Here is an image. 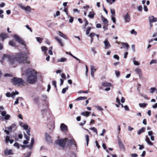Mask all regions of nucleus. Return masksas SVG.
Here are the masks:
<instances>
[{
	"instance_id": "obj_1",
	"label": "nucleus",
	"mask_w": 157,
	"mask_h": 157,
	"mask_svg": "<svg viewBox=\"0 0 157 157\" xmlns=\"http://www.w3.org/2000/svg\"><path fill=\"white\" fill-rule=\"evenodd\" d=\"M25 56L22 52L17 53L15 56L11 54H4L2 59L3 60L7 61L11 65H16L17 62L20 63H29L30 62L27 60L28 58L25 57Z\"/></svg>"
},
{
	"instance_id": "obj_2",
	"label": "nucleus",
	"mask_w": 157,
	"mask_h": 157,
	"mask_svg": "<svg viewBox=\"0 0 157 157\" xmlns=\"http://www.w3.org/2000/svg\"><path fill=\"white\" fill-rule=\"evenodd\" d=\"M25 73L27 76V81L30 84L35 83L37 80L36 72L35 70L31 69H27Z\"/></svg>"
},
{
	"instance_id": "obj_3",
	"label": "nucleus",
	"mask_w": 157,
	"mask_h": 157,
	"mask_svg": "<svg viewBox=\"0 0 157 157\" xmlns=\"http://www.w3.org/2000/svg\"><path fill=\"white\" fill-rule=\"evenodd\" d=\"M11 82L14 85L19 86L24 84V82L22 78L15 77L11 79Z\"/></svg>"
},
{
	"instance_id": "obj_4",
	"label": "nucleus",
	"mask_w": 157,
	"mask_h": 157,
	"mask_svg": "<svg viewBox=\"0 0 157 157\" xmlns=\"http://www.w3.org/2000/svg\"><path fill=\"white\" fill-rule=\"evenodd\" d=\"M68 140V138H65L64 139H58L56 141L55 144L59 145L60 146L64 148L65 146L66 142Z\"/></svg>"
},
{
	"instance_id": "obj_5",
	"label": "nucleus",
	"mask_w": 157,
	"mask_h": 157,
	"mask_svg": "<svg viewBox=\"0 0 157 157\" xmlns=\"http://www.w3.org/2000/svg\"><path fill=\"white\" fill-rule=\"evenodd\" d=\"M14 38L16 39V41L18 42L19 44L24 45L25 48H26V44L25 42L20 37L18 36L17 35H14Z\"/></svg>"
},
{
	"instance_id": "obj_6",
	"label": "nucleus",
	"mask_w": 157,
	"mask_h": 157,
	"mask_svg": "<svg viewBox=\"0 0 157 157\" xmlns=\"http://www.w3.org/2000/svg\"><path fill=\"white\" fill-rule=\"evenodd\" d=\"M60 128L61 130L64 132H67V127L64 123H62L60 125Z\"/></svg>"
},
{
	"instance_id": "obj_7",
	"label": "nucleus",
	"mask_w": 157,
	"mask_h": 157,
	"mask_svg": "<svg viewBox=\"0 0 157 157\" xmlns=\"http://www.w3.org/2000/svg\"><path fill=\"white\" fill-rule=\"evenodd\" d=\"M124 19L126 22H129L130 21V17L128 13H126L123 16Z\"/></svg>"
},
{
	"instance_id": "obj_8",
	"label": "nucleus",
	"mask_w": 157,
	"mask_h": 157,
	"mask_svg": "<svg viewBox=\"0 0 157 157\" xmlns=\"http://www.w3.org/2000/svg\"><path fill=\"white\" fill-rule=\"evenodd\" d=\"M104 44L105 49H107L111 47V45L109 43V42L107 39H106L104 41Z\"/></svg>"
},
{
	"instance_id": "obj_9",
	"label": "nucleus",
	"mask_w": 157,
	"mask_h": 157,
	"mask_svg": "<svg viewBox=\"0 0 157 157\" xmlns=\"http://www.w3.org/2000/svg\"><path fill=\"white\" fill-rule=\"evenodd\" d=\"M45 136V139L46 141L48 142H51L52 141V138L50 135L47 132H46Z\"/></svg>"
},
{
	"instance_id": "obj_10",
	"label": "nucleus",
	"mask_w": 157,
	"mask_h": 157,
	"mask_svg": "<svg viewBox=\"0 0 157 157\" xmlns=\"http://www.w3.org/2000/svg\"><path fill=\"white\" fill-rule=\"evenodd\" d=\"M4 154L5 155H8L13 154V151L11 149H6L4 151Z\"/></svg>"
},
{
	"instance_id": "obj_11",
	"label": "nucleus",
	"mask_w": 157,
	"mask_h": 157,
	"mask_svg": "<svg viewBox=\"0 0 157 157\" xmlns=\"http://www.w3.org/2000/svg\"><path fill=\"white\" fill-rule=\"evenodd\" d=\"M54 38L56 39L59 43V44L61 46H64V44L62 40L61 39L59 38L57 36H55L54 37Z\"/></svg>"
},
{
	"instance_id": "obj_12",
	"label": "nucleus",
	"mask_w": 157,
	"mask_h": 157,
	"mask_svg": "<svg viewBox=\"0 0 157 157\" xmlns=\"http://www.w3.org/2000/svg\"><path fill=\"white\" fill-rule=\"evenodd\" d=\"M54 38L56 39L59 43V44L61 46H64V44L62 40L61 39L59 38L57 36H55L54 37Z\"/></svg>"
},
{
	"instance_id": "obj_13",
	"label": "nucleus",
	"mask_w": 157,
	"mask_h": 157,
	"mask_svg": "<svg viewBox=\"0 0 157 157\" xmlns=\"http://www.w3.org/2000/svg\"><path fill=\"white\" fill-rule=\"evenodd\" d=\"M24 10L25 11L26 13H29L31 12L32 10H34V9H32L30 6H28L25 7Z\"/></svg>"
},
{
	"instance_id": "obj_14",
	"label": "nucleus",
	"mask_w": 157,
	"mask_h": 157,
	"mask_svg": "<svg viewBox=\"0 0 157 157\" xmlns=\"http://www.w3.org/2000/svg\"><path fill=\"white\" fill-rule=\"evenodd\" d=\"M149 23H153L157 21V18L153 16H150L149 17Z\"/></svg>"
},
{
	"instance_id": "obj_15",
	"label": "nucleus",
	"mask_w": 157,
	"mask_h": 157,
	"mask_svg": "<svg viewBox=\"0 0 157 157\" xmlns=\"http://www.w3.org/2000/svg\"><path fill=\"white\" fill-rule=\"evenodd\" d=\"M58 35H59L61 37H63L64 39H66V40H68V38L67 36V35L65 34H63V33L61 32L60 31H58L57 33Z\"/></svg>"
},
{
	"instance_id": "obj_16",
	"label": "nucleus",
	"mask_w": 157,
	"mask_h": 157,
	"mask_svg": "<svg viewBox=\"0 0 157 157\" xmlns=\"http://www.w3.org/2000/svg\"><path fill=\"white\" fill-rule=\"evenodd\" d=\"M122 45L123 46V47H121V49H122V48H126V50H128V48L129 47V45L128 44L126 43L122 42L121 43Z\"/></svg>"
},
{
	"instance_id": "obj_17",
	"label": "nucleus",
	"mask_w": 157,
	"mask_h": 157,
	"mask_svg": "<svg viewBox=\"0 0 157 157\" xmlns=\"http://www.w3.org/2000/svg\"><path fill=\"white\" fill-rule=\"evenodd\" d=\"M8 37L7 34L5 33H2L0 34V39L3 41Z\"/></svg>"
},
{
	"instance_id": "obj_18",
	"label": "nucleus",
	"mask_w": 157,
	"mask_h": 157,
	"mask_svg": "<svg viewBox=\"0 0 157 157\" xmlns=\"http://www.w3.org/2000/svg\"><path fill=\"white\" fill-rule=\"evenodd\" d=\"M101 85L102 86L104 87H110L112 86L111 84L110 83L106 82H102Z\"/></svg>"
},
{
	"instance_id": "obj_19",
	"label": "nucleus",
	"mask_w": 157,
	"mask_h": 157,
	"mask_svg": "<svg viewBox=\"0 0 157 157\" xmlns=\"http://www.w3.org/2000/svg\"><path fill=\"white\" fill-rule=\"evenodd\" d=\"M117 101V102L118 104H116L115 105L117 107H120L121 106L122 107H123V105L122 104L120 103V99L118 98L117 97L116 98Z\"/></svg>"
},
{
	"instance_id": "obj_20",
	"label": "nucleus",
	"mask_w": 157,
	"mask_h": 157,
	"mask_svg": "<svg viewBox=\"0 0 157 157\" xmlns=\"http://www.w3.org/2000/svg\"><path fill=\"white\" fill-rule=\"evenodd\" d=\"M67 60V59L64 57H62L57 59V62L63 63L66 62Z\"/></svg>"
},
{
	"instance_id": "obj_21",
	"label": "nucleus",
	"mask_w": 157,
	"mask_h": 157,
	"mask_svg": "<svg viewBox=\"0 0 157 157\" xmlns=\"http://www.w3.org/2000/svg\"><path fill=\"white\" fill-rule=\"evenodd\" d=\"M95 13L93 11H91L89 13V14L88 15V17L91 19H93L94 18Z\"/></svg>"
},
{
	"instance_id": "obj_22",
	"label": "nucleus",
	"mask_w": 157,
	"mask_h": 157,
	"mask_svg": "<svg viewBox=\"0 0 157 157\" xmlns=\"http://www.w3.org/2000/svg\"><path fill=\"white\" fill-rule=\"evenodd\" d=\"M40 98L39 97H36L34 99V102L35 103L38 105L40 104Z\"/></svg>"
},
{
	"instance_id": "obj_23",
	"label": "nucleus",
	"mask_w": 157,
	"mask_h": 157,
	"mask_svg": "<svg viewBox=\"0 0 157 157\" xmlns=\"http://www.w3.org/2000/svg\"><path fill=\"white\" fill-rule=\"evenodd\" d=\"M101 19L105 25L107 24L108 21L106 18L104 17L102 15L101 16Z\"/></svg>"
},
{
	"instance_id": "obj_24",
	"label": "nucleus",
	"mask_w": 157,
	"mask_h": 157,
	"mask_svg": "<svg viewBox=\"0 0 157 157\" xmlns=\"http://www.w3.org/2000/svg\"><path fill=\"white\" fill-rule=\"evenodd\" d=\"M145 128L144 127H142L141 129H139L138 131V134L139 135H140L142 133L144 132L145 131Z\"/></svg>"
},
{
	"instance_id": "obj_25",
	"label": "nucleus",
	"mask_w": 157,
	"mask_h": 157,
	"mask_svg": "<svg viewBox=\"0 0 157 157\" xmlns=\"http://www.w3.org/2000/svg\"><path fill=\"white\" fill-rule=\"evenodd\" d=\"M90 113V112L85 111L82 113L81 114L84 116L88 117Z\"/></svg>"
},
{
	"instance_id": "obj_26",
	"label": "nucleus",
	"mask_w": 157,
	"mask_h": 157,
	"mask_svg": "<svg viewBox=\"0 0 157 157\" xmlns=\"http://www.w3.org/2000/svg\"><path fill=\"white\" fill-rule=\"evenodd\" d=\"M135 72L140 75L142 73L141 69L139 68H137L135 70Z\"/></svg>"
},
{
	"instance_id": "obj_27",
	"label": "nucleus",
	"mask_w": 157,
	"mask_h": 157,
	"mask_svg": "<svg viewBox=\"0 0 157 157\" xmlns=\"http://www.w3.org/2000/svg\"><path fill=\"white\" fill-rule=\"evenodd\" d=\"M34 139L33 138L31 139L30 145H29V149L31 150V149L33 147V145L34 143Z\"/></svg>"
},
{
	"instance_id": "obj_28",
	"label": "nucleus",
	"mask_w": 157,
	"mask_h": 157,
	"mask_svg": "<svg viewBox=\"0 0 157 157\" xmlns=\"http://www.w3.org/2000/svg\"><path fill=\"white\" fill-rule=\"evenodd\" d=\"M87 98L86 97H78L76 100V101H79L82 100H84Z\"/></svg>"
},
{
	"instance_id": "obj_29",
	"label": "nucleus",
	"mask_w": 157,
	"mask_h": 157,
	"mask_svg": "<svg viewBox=\"0 0 157 157\" xmlns=\"http://www.w3.org/2000/svg\"><path fill=\"white\" fill-rule=\"evenodd\" d=\"M119 146L121 149L124 148V146L120 140L118 141Z\"/></svg>"
},
{
	"instance_id": "obj_30",
	"label": "nucleus",
	"mask_w": 157,
	"mask_h": 157,
	"mask_svg": "<svg viewBox=\"0 0 157 157\" xmlns=\"http://www.w3.org/2000/svg\"><path fill=\"white\" fill-rule=\"evenodd\" d=\"M91 72H95L96 70L95 68V66L94 65H91Z\"/></svg>"
},
{
	"instance_id": "obj_31",
	"label": "nucleus",
	"mask_w": 157,
	"mask_h": 157,
	"mask_svg": "<svg viewBox=\"0 0 157 157\" xmlns=\"http://www.w3.org/2000/svg\"><path fill=\"white\" fill-rule=\"evenodd\" d=\"M91 29V28L90 27H87V29L86 31V34L88 35L89 34L90 31Z\"/></svg>"
},
{
	"instance_id": "obj_32",
	"label": "nucleus",
	"mask_w": 157,
	"mask_h": 157,
	"mask_svg": "<svg viewBox=\"0 0 157 157\" xmlns=\"http://www.w3.org/2000/svg\"><path fill=\"white\" fill-rule=\"evenodd\" d=\"M9 44L10 45L13 46H15L16 43L15 41L13 40H10L9 41Z\"/></svg>"
},
{
	"instance_id": "obj_33",
	"label": "nucleus",
	"mask_w": 157,
	"mask_h": 157,
	"mask_svg": "<svg viewBox=\"0 0 157 157\" xmlns=\"http://www.w3.org/2000/svg\"><path fill=\"white\" fill-rule=\"evenodd\" d=\"M86 139V145L88 146L89 141V136L88 135H85Z\"/></svg>"
},
{
	"instance_id": "obj_34",
	"label": "nucleus",
	"mask_w": 157,
	"mask_h": 157,
	"mask_svg": "<svg viewBox=\"0 0 157 157\" xmlns=\"http://www.w3.org/2000/svg\"><path fill=\"white\" fill-rule=\"evenodd\" d=\"M68 89V86H67V87H66L65 88H63L62 89V94H65L67 90Z\"/></svg>"
},
{
	"instance_id": "obj_35",
	"label": "nucleus",
	"mask_w": 157,
	"mask_h": 157,
	"mask_svg": "<svg viewBox=\"0 0 157 157\" xmlns=\"http://www.w3.org/2000/svg\"><path fill=\"white\" fill-rule=\"evenodd\" d=\"M147 104L145 103H140L139 105L140 107H146Z\"/></svg>"
},
{
	"instance_id": "obj_36",
	"label": "nucleus",
	"mask_w": 157,
	"mask_h": 157,
	"mask_svg": "<svg viewBox=\"0 0 157 157\" xmlns=\"http://www.w3.org/2000/svg\"><path fill=\"white\" fill-rule=\"evenodd\" d=\"M156 90V88L155 87H151L150 89V93L151 94H153Z\"/></svg>"
},
{
	"instance_id": "obj_37",
	"label": "nucleus",
	"mask_w": 157,
	"mask_h": 157,
	"mask_svg": "<svg viewBox=\"0 0 157 157\" xmlns=\"http://www.w3.org/2000/svg\"><path fill=\"white\" fill-rule=\"evenodd\" d=\"M110 11L111 13L112 14L111 16L114 15V16H115V10L111 8L110 9Z\"/></svg>"
},
{
	"instance_id": "obj_38",
	"label": "nucleus",
	"mask_w": 157,
	"mask_h": 157,
	"mask_svg": "<svg viewBox=\"0 0 157 157\" xmlns=\"http://www.w3.org/2000/svg\"><path fill=\"white\" fill-rule=\"evenodd\" d=\"M133 62L134 64L135 65L139 66L140 64V63L139 62L135 60V58L133 59Z\"/></svg>"
},
{
	"instance_id": "obj_39",
	"label": "nucleus",
	"mask_w": 157,
	"mask_h": 157,
	"mask_svg": "<svg viewBox=\"0 0 157 157\" xmlns=\"http://www.w3.org/2000/svg\"><path fill=\"white\" fill-rule=\"evenodd\" d=\"M36 38L38 42L40 44L42 41V39L39 37H36Z\"/></svg>"
},
{
	"instance_id": "obj_40",
	"label": "nucleus",
	"mask_w": 157,
	"mask_h": 157,
	"mask_svg": "<svg viewBox=\"0 0 157 157\" xmlns=\"http://www.w3.org/2000/svg\"><path fill=\"white\" fill-rule=\"evenodd\" d=\"M115 73L116 74V76L117 77H118L120 76V72L118 71H117V70H115Z\"/></svg>"
},
{
	"instance_id": "obj_41",
	"label": "nucleus",
	"mask_w": 157,
	"mask_h": 157,
	"mask_svg": "<svg viewBox=\"0 0 157 157\" xmlns=\"http://www.w3.org/2000/svg\"><path fill=\"white\" fill-rule=\"evenodd\" d=\"M131 34H133L135 35H136L137 34V33L136 31L134 29H132L131 31Z\"/></svg>"
},
{
	"instance_id": "obj_42",
	"label": "nucleus",
	"mask_w": 157,
	"mask_h": 157,
	"mask_svg": "<svg viewBox=\"0 0 157 157\" xmlns=\"http://www.w3.org/2000/svg\"><path fill=\"white\" fill-rule=\"evenodd\" d=\"M30 136H29V135H27L26 134L24 133V137L25 139L27 140H29L30 139Z\"/></svg>"
},
{
	"instance_id": "obj_43",
	"label": "nucleus",
	"mask_w": 157,
	"mask_h": 157,
	"mask_svg": "<svg viewBox=\"0 0 157 157\" xmlns=\"http://www.w3.org/2000/svg\"><path fill=\"white\" fill-rule=\"evenodd\" d=\"M17 5L22 9L24 10L25 7L21 4H17Z\"/></svg>"
},
{
	"instance_id": "obj_44",
	"label": "nucleus",
	"mask_w": 157,
	"mask_h": 157,
	"mask_svg": "<svg viewBox=\"0 0 157 157\" xmlns=\"http://www.w3.org/2000/svg\"><path fill=\"white\" fill-rule=\"evenodd\" d=\"M48 48L45 46H43L41 47V50L42 51L46 52L47 51Z\"/></svg>"
},
{
	"instance_id": "obj_45",
	"label": "nucleus",
	"mask_w": 157,
	"mask_h": 157,
	"mask_svg": "<svg viewBox=\"0 0 157 157\" xmlns=\"http://www.w3.org/2000/svg\"><path fill=\"white\" fill-rule=\"evenodd\" d=\"M10 138L9 136H6L5 139V141L6 143H8L10 140Z\"/></svg>"
},
{
	"instance_id": "obj_46",
	"label": "nucleus",
	"mask_w": 157,
	"mask_h": 157,
	"mask_svg": "<svg viewBox=\"0 0 157 157\" xmlns=\"http://www.w3.org/2000/svg\"><path fill=\"white\" fill-rule=\"evenodd\" d=\"M88 92V91L87 90L83 91V90H80L78 92V94H81V93H85L87 94Z\"/></svg>"
},
{
	"instance_id": "obj_47",
	"label": "nucleus",
	"mask_w": 157,
	"mask_h": 157,
	"mask_svg": "<svg viewBox=\"0 0 157 157\" xmlns=\"http://www.w3.org/2000/svg\"><path fill=\"white\" fill-rule=\"evenodd\" d=\"M153 41H157V37L155 38H153V39H151L150 40H149V43H151V42Z\"/></svg>"
},
{
	"instance_id": "obj_48",
	"label": "nucleus",
	"mask_w": 157,
	"mask_h": 157,
	"mask_svg": "<svg viewBox=\"0 0 157 157\" xmlns=\"http://www.w3.org/2000/svg\"><path fill=\"white\" fill-rule=\"evenodd\" d=\"M5 116L4 119L6 120H9L10 117V115L9 114L6 115Z\"/></svg>"
},
{
	"instance_id": "obj_49",
	"label": "nucleus",
	"mask_w": 157,
	"mask_h": 157,
	"mask_svg": "<svg viewBox=\"0 0 157 157\" xmlns=\"http://www.w3.org/2000/svg\"><path fill=\"white\" fill-rule=\"evenodd\" d=\"M90 129L92 130L94 132H96V134L97 133V129L95 127H92L90 128Z\"/></svg>"
},
{
	"instance_id": "obj_50",
	"label": "nucleus",
	"mask_w": 157,
	"mask_h": 157,
	"mask_svg": "<svg viewBox=\"0 0 157 157\" xmlns=\"http://www.w3.org/2000/svg\"><path fill=\"white\" fill-rule=\"evenodd\" d=\"M95 35H96V34L95 33H91L89 34V36L90 37H93L94 36H95Z\"/></svg>"
},
{
	"instance_id": "obj_51",
	"label": "nucleus",
	"mask_w": 157,
	"mask_h": 157,
	"mask_svg": "<svg viewBox=\"0 0 157 157\" xmlns=\"http://www.w3.org/2000/svg\"><path fill=\"white\" fill-rule=\"evenodd\" d=\"M42 113L43 115H44V114H46L47 113V112L46 109H43L42 110Z\"/></svg>"
},
{
	"instance_id": "obj_52",
	"label": "nucleus",
	"mask_w": 157,
	"mask_h": 157,
	"mask_svg": "<svg viewBox=\"0 0 157 157\" xmlns=\"http://www.w3.org/2000/svg\"><path fill=\"white\" fill-rule=\"evenodd\" d=\"M41 97L42 98H44V100L45 101L47 98V96L45 94H42L41 95Z\"/></svg>"
},
{
	"instance_id": "obj_53",
	"label": "nucleus",
	"mask_w": 157,
	"mask_h": 157,
	"mask_svg": "<svg viewBox=\"0 0 157 157\" xmlns=\"http://www.w3.org/2000/svg\"><path fill=\"white\" fill-rule=\"evenodd\" d=\"M157 63V61L155 59H153L150 62V64H151L153 63Z\"/></svg>"
},
{
	"instance_id": "obj_54",
	"label": "nucleus",
	"mask_w": 157,
	"mask_h": 157,
	"mask_svg": "<svg viewBox=\"0 0 157 157\" xmlns=\"http://www.w3.org/2000/svg\"><path fill=\"white\" fill-rule=\"evenodd\" d=\"M138 10L140 11H141L143 10L142 6L140 5L138 7Z\"/></svg>"
},
{
	"instance_id": "obj_55",
	"label": "nucleus",
	"mask_w": 157,
	"mask_h": 157,
	"mask_svg": "<svg viewBox=\"0 0 157 157\" xmlns=\"http://www.w3.org/2000/svg\"><path fill=\"white\" fill-rule=\"evenodd\" d=\"M4 76L5 77H7V76H9L12 77H13V75L12 74H6L4 75Z\"/></svg>"
},
{
	"instance_id": "obj_56",
	"label": "nucleus",
	"mask_w": 157,
	"mask_h": 157,
	"mask_svg": "<svg viewBox=\"0 0 157 157\" xmlns=\"http://www.w3.org/2000/svg\"><path fill=\"white\" fill-rule=\"evenodd\" d=\"M115 16H114V15L111 16L112 19L114 23L116 22V19L115 17Z\"/></svg>"
},
{
	"instance_id": "obj_57",
	"label": "nucleus",
	"mask_w": 157,
	"mask_h": 157,
	"mask_svg": "<svg viewBox=\"0 0 157 157\" xmlns=\"http://www.w3.org/2000/svg\"><path fill=\"white\" fill-rule=\"evenodd\" d=\"M52 84L55 88L56 87V81H53L52 82Z\"/></svg>"
},
{
	"instance_id": "obj_58",
	"label": "nucleus",
	"mask_w": 157,
	"mask_h": 157,
	"mask_svg": "<svg viewBox=\"0 0 157 157\" xmlns=\"http://www.w3.org/2000/svg\"><path fill=\"white\" fill-rule=\"evenodd\" d=\"M138 146H140L139 149L140 150H142L144 148V146L143 145L139 144Z\"/></svg>"
},
{
	"instance_id": "obj_59",
	"label": "nucleus",
	"mask_w": 157,
	"mask_h": 157,
	"mask_svg": "<svg viewBox=\"0 0 157 157\" xmlns=\"http://www.w3.org/2000/svg\"><path fill=\"white\" fill-rule=\"evenodd\" d=\"M24 129L26 130H27L28 128V126L27 124H24L23 125Z\"/></svg>"
},
{
	"instance_id": "obj_60",
	"label": "nucleus",
	"mask_w": 157,
	"mask_h": 157,
	"mask_svg": "<svg viewBox=\"0 0 157 157\" xmlns=\"http://www.w3.org/2000/svg\"><path fill=\"white\" fill-rule=\"evenodd\" d=\"M113 58L114 59H117V60H118L119 59V56L118 55H114Z\"/></svg>"
},
{
	"instance_id": "obj_61",
	"label": "nucleus",
	"mask_w": 157,
	"mask_h": 157,
	"mask_svg": "<svg viewBox=\"0 0 157 157\" xmlns=\"http://www.w3.org/2000/svg\"><path fill=\"white\" fill-rule=\"evenodd\" d=\"M14 145L15 146L17 147L19 149V144L17 142H15L14 144Z\"/></svg>"
},
{
	"instance_id": "obj_62",
	"label": "nucleus",
	"mask_w": 157,
	"mask_h": 157,
	"mask_svg": "<svg viewBox=\"0 0 157 157\" xmlns=\"http://www.w3.org/2000/svg\"><path fill=\"white\" fill-rule=\"evenodd\" d=\"M61 77L63 79H66V76L64 74H63V73L61 75Z\"/></svg>"
},
{
	"instance_id": "obj_63",
	"label": "nucleus",
	"mask_w": 157,
	"mask_h": 157,
	"mask_svg": "<svg viewBox=\"0 0 157 157\" xmlns=\"http://www.w3.org/2000/svg\"><path fill=\"white\" fill-rule=\"evenodd\" d=\"M103 28L104 29V31L107 30L108 29V25H105L103 26Z\"/></svg>"
},
{
	"instance_id": "obj_64",
	"label": "nucleus",
	"mask_w": 157,
	"mask_h": 157,
	"mask_svg": "<svg viewBox=\"0 0 157 157\" xmlns=\"http://www.w3.org/2000/svg\"><path fill=\"white\" fill-rule=\"evenodd\" d=\"M131 155V157H136L138 156L137 155L136 153L132 154Z\"/></svg>"
}]
</instances>
